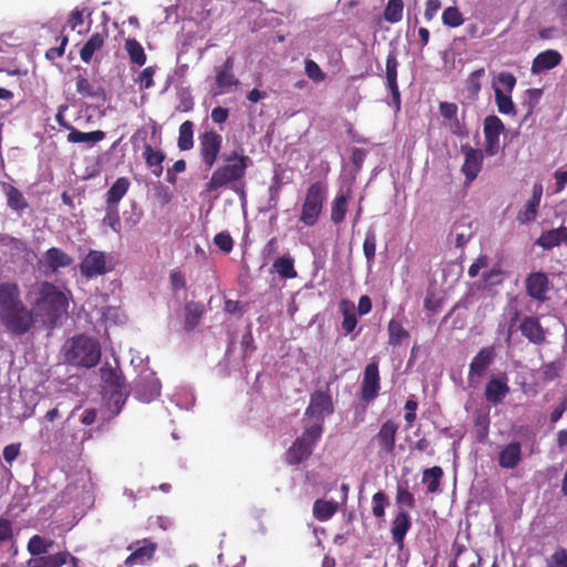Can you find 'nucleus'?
Segmentation results:
<instances>
[{
	"instance_id": "nucleus-18",
	"label": "nucleus",
	"mask_w": 567,
	"mask_h": 567,
	"mask_svg": "<svg viewBox=\"0 0 567 567\" xmlns=\"http://www.w3.org/2000/svg\"><path fill=\"white\" fill-rule=\"evenodd\" d=\"M398 68L399 61L394 51L389 52L385 61V79L388 89L392 96L393 105L396 110H400L401 95L398 84Z\"/></svg>"
},
{
	"instance_id": "nucleus-45",
	"label": "nucleus",
	"mask_w": 567,
	"mask_h": 567,
	"mask_svg": "<svg viewBox=\"0 0 567 567\" xmlns=\"http://www.w3.org/2000/svg\"><path fill=\"white\" fill-rule=\"evenodd\" d=\"M485 74L484 68H480L470 73L465 81V90L471 97H476L482 89L481 80Z\"/></svg>"
},
{
	"instance_id": "nucleus-49",
	"label": "nucleus",
	"mask_w": 567,
	"mask_h": 567,
	"mask_svg": "<svg viewBox=\"0 0 567 567\" xmlns=\"http://www.w3.org/2000/svg\"><path fill=\"white\" fill-rule=\"evenodd\" d=\"M442 21L445 25L457 28L463 24L464 19L457 7H449L443 11Z\"/></svg>"
},
{
	"instance_id": "nucleus-7",
	"label": "nucleus",
	"mask_w": 567,
	"mask_h": 567,
	"mask_svg": "<svg viewBox=\"0 0 567 567\" xmlns=\"http://www.w3.org/2000/svg\"><path fill=\"white\" fill-rule=\"evenodd\" d=\"M517 83L516 76L507 71L499 72L492 83L497 111L504 115H516L512 92Z\"/></svg>"
},
{
	"instance_id": "nucleus-50",
	"label": "nucleus",
	"mask_w": 567,
	"mask_h": 567,
	"mask_svg": "<svg viewBox=\"0 0 567 567\" xmlns=\"http://www.w3.org/2000/svg\"><path fill=\"white\" fill-rule=\"evenodd\" d=\"M305 73L316 83H320L326 79V73L321 70L319 64L311 59L305 61Z\"/></svg>"
},
{
	"instance_id": "nucleus-47",
	"label": "nucleus",
	"mask_w": 567,
	"mask_h": 567,
	"mask_svg": "<svg viewBox=\"0 0 567 567\" xmlns=\"http://www.w3.org/2000/svg\"><path fill=\"white\" fill-rule=\"evenodd\" d=\"M539 204L540 203L530 198L526 203V205L518 212L517 221L522 225L534 221L537 216V210H538Z\"/></svg>"
},
{
	"instance_id": "nucleus-37",
	"label": "nucleus",
	"mask_w": 567,
	"mask_h": 567,
	"mask_svg": "<svg viewBox=\"0 0 567 567\" xmlns=\"http://www.w3.org/2000/svg\"><path fill=\"white\" fill-rule=\"evenodd\" d=\"M274 271L278 274L280 278L292 279L297 277L295 269V260L289 255L278 257L272 264Z\"/></svg>"
},
{
	"instance_id": "nucleus-44",
	"label": "nucleus",
	"mask_w": 567,
	"mask_h": 567,
	"mask_svg": "<svg viewBox=\"0 0 567 567\" xmlns=\"http://www.w3.org/2000/svg\"><path fill=\"white\" fill-rule=\"evenodd\" d=\"M404 3L403 0H389L384 9V20L390 23H396L402 20Z\"/></svg>"
},
{
	"instance_id": "nucleus-23",
	"label": "nucleus",
	"mask_w": 567,
	"mask_h": 567,
	"mask_svg": "<svg viewBox=\"0 0 567 567\" xmlns=\"http://www.w3.org/2000/svg\"><path fill=\"white\" fill-rule=\"evenodd\" d=\"M136 545L137 547L132 550L131 555L124 561L127 567L151 560L157 548V545L147 538L136 542Z\"/></svg>"
},
{
	"instance_id": "nucleus-51",
	"label": "nucleus",
	"mask_w": 567,
	"mask_h": 567,
	"mask_svg": "<svg viewBox=\"0 0 567 567\" xmlns=\"http://www.w3.org/2000/svg\"><path fill=\"white\" fill-rule=\"evenodd\" d=\"M372 502H373L372 514L377 518L384 517L385 508L389 505V499H388V496L385 495V493H383L382 491L377 492L372 496Z\"/></svg>"
},
{
	"instance_id": "nucleus-46",
	"label": "nucleus",
	"mask_w": 567,
	"mask_h": 567,
	"mask_svg": "<svg viewBox=\"0 0 567 567\" xmlns=\"http://www.w3.org/2000/svg\"><path fill=\"white\" fill-rule=\"evenodd\" d=\"M102 224L109 226L116 234L121 233V219L117 206L106 205Z\"/></svg>"
},
{
	"instance_id": "nucleus-28",
	"label": "nucleus",
	"mask_w": 567,
	"mask_h": 567,
	"mask_svg": "<svg viewBox=\"0 0 567 567\" xmlns=\"http://www.w3.org/2000/svg\"><path fill=\"white\" fill-rule=\"evenodd\" d=\"M136 393L143 401L150 402L159 395L161 384L154 378L141 379L136 383Z\"/></svg>"
},
{
	"instance_id": "nucleus-35",
	"label": "nucleus",
	"mask_w": 567,
	"mask_h": 567,
	"mask_svg": "<svg viewBox=\"0 0 567 567\" xmlns=\"http://www.w3.org/2000/svg\"><path fill=\"white\" fill-rule=\"evenodd\" d=\"M338 511V503L336 501H326L322 498L317 499L313 503L312 513L316 519L319 522H326L330 519Z\"/></svg>"
},
{
	"instance_id": "nucleus-63",
	"label": "nucleus",
	"mask_w": 567,
	"mask_h": 567,
	"mask_svg": "<svg viewBox=\"0 0 567 567\" xmlns=\"http://www.w3.org/2000/svg\"><path fill=\"white\" fill-rule=\"evenodd\" d=\"M440 113L444 118L452 120L456 117L457 105L450 102L440 103Z\"/></svg>"
},
{
	"instance_id": "nucleus-64",
	"label": "nucleus",
	"mask_w": 567,
	"mask_h": 567,
	"mask_svg": "<svg viewBox=\"0 0 567 567\" xmlns=\"http://www.w3.org/2000/svg\"><path fill=\"white\" fill-rule=\"evenodd\" d=\"M556 14L560 23L567 28V0H556Z\"/></svg>"
},
{
	"instance_id": "nucleus-61",
	"label": "nucleus",
	"mask_w": 567,
	"mask_h": 567,
	"mask_svg": "<svg viewBox=\"0 0 567 567\" xmlns=\"http://www.w3.org/2000/svg\"><path fill=\"white\" fill-rule=\"evenodd\" d=\"M488 257L486 255H481L476 260L468 267V276L471 278H475L481 269L486 268L488 266Z\"/></svg>"
},
{
	"instance_id": "nucleus-40",
	"label": "nucleus",
	"mask_w": 567,
	"mask_h": 567,
	"mask_svg": "<svg viewBox=\"0 0 567 567\" xmlns=\"http://www.w3.org/2000/svg\"><path fill=\"white\" fill-rule=\"evenodd\" d=\"M194 124L192 121H185L181 124L178 131L177 145L181 151H188L194 146Z\"/></svg>"
},
{
	"instance_id": "nucleus-11",
	"label": "nucleus",
	"mask_w": 567,
	"mask_h": 567,
	"mask_svg": "<svg viewBox=\"0 0 567 567\" xmlns=\"http://www.w3.org/2000/svg\"><path fill=\"white\" fill-rule=\"evenodd\" d=\"M379 365L377 362H371L367 364L363 371V379L360 386L359 399L362 402L370 403L379 395Z\"/></svg>"
},
{
	"instance_id": "nucleus-59",
	"label": "nucleus",
	"mask_w": 567,
	"mask_h": 567,
	"mask_svg": "<svg viewBox=\"0 0 567 567\" xmlns=\"http://www.w3.org/2000/svg\"><path fill=\"white\" fill-rule=\"evenodd\" d=\"M548 567H567V551L558 548L550 557Z\"/></svg>"
},
{
	"instance_id": "nucleus-62",
	"label": "nucleus",
	"mask_w": 567,
	"mask_h": 567,
	"mask_svg": "<svg viewBox=\"0 0 567 567\" xmlns=\"http://www.w3.org/2000/svg\"><path fill=\"white\" fill-rule=\"evenodd\" d=\"M210 117L215 124H224L229 117V110L227 107L216 106L212 110Z\"/></svg>"
},
{
	"instance_id": "nucleus-32",
	"label": "nucleus",
	"mask_w": 567,
	"mask_h": 567,
	"mask_svg": "<svg viewBox=\"0 0 567 567\" xmlns=\"http://www.w3.org/2000/svg\"><path fill=\"white\" fill-rule=\"evenodd\" d=\"M349 198H350L349 192L348 193L339 192L336 195V197L331 204V215H330L331 221L333 224L338 225L344 220L346 214L348 212Z\"/></svg>"
},
{
	"instance_id": "nucleus-30",
	"label": "nucleus",
	"mask_w": 567,
	"mask_h": 567,
	"mask_svg": "<svg viewBox=\"0 0 567 567\" xmlns=\"http://www.w3.org/2000/svg\"><path fill=\"white\" fill-rule=\"evenodd\" d=\"M2 189L7 196V204L11 209L22 212L28 207V202L19 188L9 183H2Z\"/></svg>"
},
{
	"instance_id": "nucleus-8",
	"label": "nucleus",
	"mask_w": 567,
	"mask_h": 567,
	"mask_svg": "<svg viewBox=\"0 0 567 567\" xmlns=\"http://www.w3.org/2000/svg\"><path fill=\"white\" fill-rule=\"evenodd\" d=\"M334 411L332 396L328 391L316 390L310 395L309 404L306 409V416L313 419L315 424L323 426L324 417L331 415Z\"/></svg>"
},
{
	"instance_id": "nucleus-29",
	"label": "nucleus",
	"mask_w": 567,
	"mask_h": 567,
	"mask_svg": "<svg viewBox=\"0 0 567 567\" xmlns=\"http://www.w3.org/2000/svg\"><path fill=\"white\" fill-rule=\"evenodd\" d=\"M205 312V307L200 302L189 301L185 305V321H184V329L186 331L194 330L203 315Z\"/></svg>"
},
{
	"instance_id": "nucleus-48",
	"label": "nucleus",
	"mask_w": 567,
	"mask_h": 567,
	"mask_svg": "<svg viewBox=\"0 0 567 567\" xmlns=\"http://www.w3.org/2000/svg\"><path fill=\"white\" fill-rule=\"evenodd\" d=\"M375 250H377V235L374 230L369 229L365 233V238L363 241V254L368 261V264H372L375 258Z\"/></svg>"
},
{
	"instance_id": "nucleus-4",
	"label": "nucleus",
	"mask_w": 567,
	"mask_h": 567,
	"mask_svg": "<svg viewBox=\"0 0 567 567\" xmlns=\"http://www.w3.org/2000/svg\"><path fill=\"white\" fill-rule=\"evenodd\" d=\"M327 194L328 185L321 181L312 183L307 188L299 216V220L303 225L311 227L318 223L327 199Z\"/></svg>"
},
{
	"instance_id": "nucleus-55",
	"label": "nucleus",
	"mask_w": 567,
	"mask_h": 567,
	"mask_svg": "<svg viewBox=\"0 0 567 567\" xmlns=\"http://www.w3.org/2000/svg\"><path fill=\"white\" fill-rule=\"evenodd\" d=\"M282 185H284L282 176L279 172L276 171L272 176V184L269 187V199H270V202H274L275 205L277 204V202L279 199V193L282 188Z\"/></svg>"
},
{
	"instance_id": "nucleus-25",
	"label": "nucleus",
	"mask_w": 567,
	"mask_h": 567,
	"mask_svg": "<svg viewBox=\"0 0 567 567\" xmlns=\"http://www.w3.org/2000/svg\"><path fill=\"white\" fill-rule=\"evenodd\" d=\"M72 264L73 258L61 248L51 247L44 254V265L51 272L70 267Z\"/></svg>"
},
{
	"instance_id": "nucleus-1",
	"label": "nucleus",
	"mask_w": 567,
	"mask_h": 567,
	"mask_svg": "<svg viewBox=\"0 0 567 567\" xmlns=\"http://www.w3.org/2000/svg\"><path fill=\"white\" fill-rule=\"evenodd\" d=\"M0 322L14 336L28 333L34 324L33 312L23 303L16 282H0Z\"/></svg>"
},
{
	"instance_id": "nucleus-54",
	"label": "nucleus",
	"mask_w": 567,
	"mask_h": 567,
	"mask_svg": "<svg viewBox=\"0 0 567 567\" xmlns=\"http://www.w3.org/2000/svg\"><path fill=\"white\" fill-rule=\"evenodd\" d=\"M156 72V66L150 65L145 68L138 75L136 82L140 84L141 90L151 89L154 85V74Z\"/></svg>"
},
{
	"instance_id": "nucleus-21",
	"label": "nucleus",
	"mask_w": 567,
	"mask_h": 567,
	"mask_svg": "<svg viewBox=\"0 0 567 567\" xmlns=\"http://www.w3.org/2000/svg\"><path fill=\"white\" fill-rule=\"evenodd\" d=\"M563 61L561 54L554 49H547L539 52L533 60L530 72L533 74H540L558 66Z\"/></svg>"
},
{
	"instance_id": "nucleus-57",
	"label": "nucleus",
	"mask_w": 567,
	"mask_h": 567,
	"mask_svg": "<svg viewBox=\"0 0 567 567\" xmlns=\"http://www.w3.org/2000/svg\"><path fill=\"white\" fill-rule=\"evenodd\" d=\"M502 269L499 265L493 266L488 271L483 274V281L486 285L495 286L502 282Z\"/></svg>"
},
{
	"instance_id": "nucleus-5",
	"label": "nucleus",
	"mask_w": 567,
	"mask_h": 567,
	"mask_svg": "<svg viewBox=\"0 0 567 567\" xmlns=\"http://www.w3.org/2000/svg\"><path fill=\"white\" fill-rule=\"evenodd\" d=\"M322 432L323 426L320 424H312L305 429L302 434L287 450L286 462L289 465H298L309 458Z\"/></svg>"
},
{
	"instance_id": "nucleus-10",
	"label": "nucleus",
	"mask_w": 567,
	"mask_h": 567,
	"mask_svg": "<svg viewBox=\"0 0 567 567\" xmlns=\"http://www.w3.org/2000/svg\"><path fill=\"white\" fill-rule=\"evenodd\" d=\"M80 272L86 279L103 276L111 270L104 251L91 249L79 265Z\"/></svg>"
},
{
	"instance_id": "nucleus-56",
	"label": "nucleus",
	"mask_w": 567,
	"mask_h": 567,
	"mask_svg": "<svg viewBox=\"0 0 567 567\" xmlns=\"http://www.w3.org/2000/svg\"><path fill=\"white\" fill-rule=\"evenodd\" d=\"M396 503L399 505H404L408 508H413L415 506V498L408 488L399 486L396 493Z\"/></svg>"
},
{
	"instance_id": "nucleus-17",
	"label": "nucleus",
	"mask_w": 567,
	"mask_h": 567,
	"mask_svg": "<svg viewBox=\"0 0 567 567\" xmlns=\"http://www.w3.org/2000/svg\"><path fill=\"white\" fill-rule=\"evenodd\" d=\"M234 66L235 58L233 55L228 56L221 65L215 66V83L219 90L218 93H224L239 84V80L234 73Z\"/></svg>"
},
{
	"instance_id": "nucleus-34",
	"label": "nucleus",
	"mask_w": 567,
	"mask_h": 567,
	"mask_svg": "<svg viewBox=\"0 0 567 567\" xmlns=\"http://www.w3.org/2000/svg\"><path fill=\"white\" fill-rule=\"evenodd\" d=\"M105 138V132L101 130L92 131V132H81L76 130L74 126L69 131L68 142L69 143H90L95 144Z\"/></svg>"
},
{
	"instance_id": "nucleus-20",
	"label": "nucleus",
	"mask_w": 567,
	"mask_h": 567,
	"mask_svg": "<svg viewBox=\"0 0 567 567\" xmlns=\"http://www.w3.org/2000/svg\"><path fill=\"white\" fill-rule=\"evenodd\" d=\"M509 391L511 389L505 374L499 378H491L485 385V400L493 405H497L505 399Z\"/></svg>"
},
{
	"instance_id": "nucleus-60",
	"label": "nucleus",
	"mask_w": 567,
	"mask_h": 567,
	"mask_svg": "<svg viewBox=\"0 0 567 567\" xmlns=\"http://www.w3.org/2000/svg\"><path fill=\"white\" fill-rule=\"evenodd\" d=\"M68 42H69V38L66 35H63L61 38L60 45L56 48H50L45 52V58L50 61H54L55 59L61 58L64 54L65 47H66Z\"/></svg>"
},
{
	"instance_id": "nucleus-38",
	"label": "nucleus",
	"mask_w": 567,
	"mask_h": 567,
	"mask_svg": "<svg viewBox=\"0 0 567 567\" xmlns=\"http://www.w3.org/2000/svg\"><path fill=\"white\" fill-rule=\"evenodd\" d=\"M124 49L128 54L130 61L137 66H142L146 63V54L142 44L133 38L125 40Z\"/></svg>"
},
{
	"instance_id": "nucleus-39",
	"label": "nucleus",
	"mask_w": 567,
	"mask_h": 567,
	"mask_svg": "<svg viewBox=\"0 0 567 567\" xmlns=\"http://www.w3.org/2000/svg\"><path fill=\"white\" fill-rule=\"evenodd\" d=\"M53 540L45 539L40 535L32 536L27 545V549L32 557L44 556L52 547Z\"/></svg>"
},
{
	"instance_id": "nucleus-19",
	"label": "nucleus",
	"mask_w": 567,
	"mask_h": 567,
	"mask_svg": "<svg viewBox=\"0 0 567 567\" xmlns=\"http://www.w3.org/2000/svg\"><path fill=\"white\" fill-rule=\"evenodd\" d=\"M462 152L465 155V159L462 165V173L464 174L466 182L470 184L481 172L484 156L481 150L470 146H462Z\"/></svg>"
},
{
	"instance_id": "nucleus-53",
	"label": "nucleus",
	"mask_w": 567,
	"mask_h": 567,
	"mask_svg": "<svg viewBox=\"0 0 567 567\" xmlns=\"http://www.w3.org/2000/svg\"><path fill=\"white\" fill-rule=\"evenodd\" d=\"M214 244L225 254H229L234 247V240L228 231H220L215 235Z\"/></svg>"
},
{
	"instance_id": "nucleus-6",
	"label": "nucleus",
	"mask_w": 567,
	"mask_h": 567,
	"mask_svg": "<svg viewBox=\"0 0 567 567\" xmlns=\"http://www.w3.org/2000/svg\"><path fill=\"white\" fill-rule=\"evenodd\" d=\"M68 299L64 292L49 281H42L38 289L35 307L49 317H58L66 311Z\"/></svg>"
},
{
	"instance_id": "nucleus-15",
	"label": "nucleus",
	"mask_w": 567,
	"mask_h": 567,
	"mask_svg": "<svg viewBox=\"0 0 567 567\" xmlns=\"http://www.w3.org/2000/svg\"><path fill=\"white\" fill-rule=\"evenodd\" d=\"M398 430L399 425L393 420H388L381 425L374 436L380 456L391 454L394 451Z\"/></svg>"
},
{
	"instance_id": "nucleus-24",
	"label": "nucleus",
	"mask_w": 567,
	"mask_h": 567,
	"mask_svg": "<svg viewBox=\"0 0 567 567\" xmlns=\"http://www.w3.org/2000/svg\"><path fill=\"white\" fill-rule=\"evenodd\" d=\"M523 458L522 445L519 442H511L506 444L499 452L497 462L499 467L513 470L518 466Z\"/></svg>"
},
{
	"instance_id": "nucleus-43",
	"label": "nucleus",
	"mask_w": 567,
	"mask_h": 567,
	"mask_svg": "<svg viewBox=\"0 0 567 567\" xmlns=\"http://www.w3.org/2000/svg\"><path fill=\"white\" fill-rule=\"evenodd\" d=\"M76 92L83 97H97L102 94L100 87H95L85 76L79 74L75 78Z\"/></svg>"
},
{
	"instance_id": "nucleus-26",
	"label": "nucleus",
	"mask_w": 567,
	"mask_h": 567,
	"mask_svg": "<svg viewBox=\"0 0 567 567\" xmlns=\"http://www.w3.org/2000/svg\"><path fill=\"white\" fill-rule=\"evenodd\" d=\"M567 243V227L560 226L550 230L543 231L536 239L535 244L545 250H550L554 247Z\"/></svg>"
},
{
	"instance_id": "nucleus-12",
	"label": "nucleus",
	"mask_w": 567,
	"mask_h": 567,
	"mask_svg": "<svg viewBox=\"0 0 567 567\" xmlns=\"http://www.w3.org/2000/svg\"><path fill=\"white\" fill-rule=\"evenodd\" d=\"M505 131V125L496 115H488L484 120L485 153L494 156L499 151V135Z\"/></svg>"
},
{
	"instance_id": "nucleus-41",
	"label": "nucleus",
	"mask_w": 567,
	"mask_h": 567,
	"mask_svg": "<svg viewBox=\"0 0 567 567\" xmlns=\"http://www.w3.org/2000/svg\"><path fill=\"white\" fill-rule=\"evenodd\" d=\"M389 344L399 346L404 339L410 337L409 331L402 326L401 322L391 319L388 324Z\"/></svg>"
},
{
	"instance_id": "nucleus-3",
	"label": "nucleus",
	"mask_w": 567,
	"mask_h": 567,
	"mask_svg": "<svg viewBox=\"0 0 567 567\" xmlns=\"http://www.w3.org/2000/svg\"><path fill=\"white\" fill-rule=\"evenodd\" d=\"M64 359L72 365L93 368L100 362L101 347L96 340L79 334L66 343Z\"/></svg>"
},
{
	"instance_id": "nucleus-27",
	"label": "nucleus",
	"mask_w": 567,
	"mask_h": 567,
	"mask_svg": "<svg viewBox=\"0 0 567 567\" xmlns=\"http://www.w3.org/2000/svg\"><path fill=\"white\" fill-rule=\"evenodd\" d=\"M106 37L107 32H95L89 38L80 51V58L84 63H90L94 53L103 48Z\"/></svg>"
},
{
	"instance_id": "nucleus-36",
	"label": "nucleus",
	"mask_w": 567,
	"mask_h": 567,
	"mask_svg": "<svg viewBox=\"0 0 567 567\" xmlns=\"http://www.w3.org/2000/svg\"><path fill=\"white\" fill-rule=\"evenodd\" d=\"M66 563L65 553H56L53 555H44L40 557H31L28 567H61Z\"/></svg>"
},
{
	"instance_id": "nucleus-13",
	"label": "nucleus",
	"mask_w": 567,
	"mask_h": 567,
	"mask_svg": "<svg viewBox=\"0 0 567 567\" xmlns=\"http://www.w3.org/2000/svg\"><path fill=\"white\" fill-rule=\"evenodd\" d=\"M518 329L522 336L535 346H542L547 340V331L542 326L538 317L525 316L520 320Z\"/></svg>"
},
{
	"instance_id": "nucleus-58",
	"label": "nucleus",
	"mask_w": 567,
	"mask_h": 567,
	"mask_svg": "<svg viewBox=\"0 0 567 567\" xmlns=\"http://www.w3.org/2000/svg\"><path fill=\"white\" fill-rule=\"evenodd\" d=\"M169 280L174 292L186 288V279L181 270H173L169 275Z\"/></svg>"
},
{
	"instance_id": "nucleus-9",
	"label": "nucleus",
	"mask_w": 567,
	"mask_h": 567,
	"mask_svg": "<svg viewBox=\"0 0 567 567\" xmlns=\"http://www.w3.org/2000/svg\"><path fill=\"white\" fill-rule=\"evenodd\" d=\"M199 154L204 165L213 167L223 146V136L213 128L203 132L199 137Z\"/></svg>"
},
{
	"instance_id": "nucleus-31",
	"label": "nucleus",
	"mask_w": 567,
	"mask_h": 567,
	"mask_svg": "<svg viewBox=\"0 0 567 567\" xmlns=\"http://www.w3.org/2000/svg\"><path fill=\"white\" fill-rule=\"evenodd\" d=\"M146 165L152 168V173L159 177L163 174V162L165 154L161 150H154L151 145L144 146L143 153Z\"/></svg>"
},
{
	"instance_id": "nucleus-16",
	"label": "nucleus",
	"mask_w": 567,
	"mask_h": 567,
	"mask_svg": "<svg viewBox=\"0 0 567 567\" xmlns=\"http://www.w3.org/2000/svg\"><path fill=\"white\" fill-rule=\"evenodd\" d=\"M526 292L527 295L539 301L545 302L548 300L547 292L549 291L550 282L546 274L532 272L526 278Z\"/></svg>"
},
{
	"instance_id": "nucleus-2",
	"label": "nucleus",
	"mask_w": 567,
	"mask_h": 567,
	"mask_svg": "<svg viewBox=\"0 0 567 567\" xmlns=\"http://www.w3.org/2000/svg\"><path fill=\"white\" fill-rule=\"evenodd\" d=\"M224 165L213 172L210 179L206 184L208 192L217 190L230 183L243 179L251 159L249 156L234 151L224 157Z\"/></svg>"
},
{
	"instance_id": "nucleus-22",
	"label": "nucleus",
	"mask_w": 567,
	"mask_h": 567,
	"mask_svg": "<svg viewBox=\"0 0 567 567\" xmlns=\"http://www.w3.org/2000/svg\"><path fill=\"white\" fill-rule=\"evenodd\" d=\"M412 527L411 516L406 511H399L391 523V535L393 542L402 548L404 545V538L408 532Z\"/></svg>"
},
{
	"instance_id": "nucleus-14",
	"label": "nucleus",
	"mask_w": 567,
	"mask_h": 567,
	"mask_svg": "<svg viewBox=\"0 0 567 567\" xmlns=\"http://www.w3.org/2000/svg\"><path fill=\"white\" fill-rule=\"evenodd\" d=\"M496 351L494 347H484L473 358L468 368V381L473 382L485 375L489 365L494 362Z\"/></svg>"
},
{
	"instance_id": "nucleus-42",
	"label": "nucleus",
	"mask_w": 567,
	"mask_h": 567,
	"mask_svg": "<svg viewBox=\"0 0 567 567\" xmlns=\"http://www.w3.org/2000/svg\"><path fill=\"white\" fill-rule=\"evenodd\" d=\"M443 476V470L440 466L426 468L423 472V483L426 484L429 493H436L440 489V481Z\"/></svg>"
},
{
	"instance_id": "nucleus-52",
	"label": "nucleus",
	"mask_w": 567,
	"mask_h": 567,
	"mask_svg": "<svg viewBox=\"0 0 567 567\" xmlns=\"http://www.w3.org/2000/svg\"><path fill=\"white\" fill-rule=\"evenodd\" d=\"M563 364L558 361L546 363L542 368V379L544 382H550L559 377Z\"/></svg>"
},
{
	"instance_id": "nucleus-33",
	"label": "nucleus",
	"mask_w": 567,
	"mask_h": 567,
	"mask_svg": "<svg viewBox=\"0 0 567 567\" xmlns=\"http://www.w3.org/2000/svg\"><path fill=\"white\" fill-rule=\"evenodd\" d=\"M130 188V181L126 177H118L105 195L106 205L117 206Z\"/></svg>"
}]
</instances>
